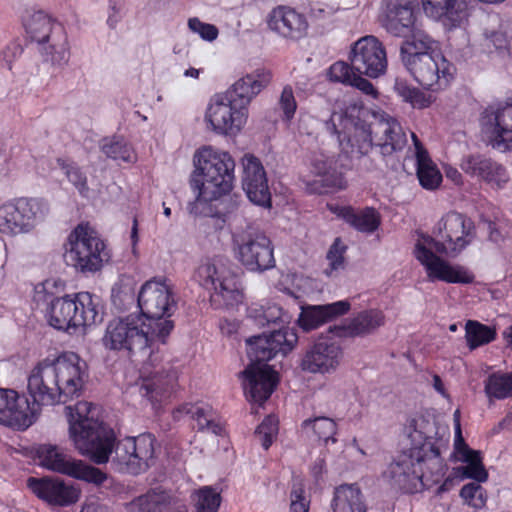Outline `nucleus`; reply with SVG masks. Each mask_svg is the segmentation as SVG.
Masks as SVG:
<instances>
[{
	"instance_id": "obj_1",
	"label": "nucleus",
	"mask_w": 512,
	"mask_h": 512,
	"mask_svg": "<svg viewBox=\"0 0 512 512\" xmlns=\"http://www.w3.org/2000/svg\"><path fill=\"white\" fill-rule=\"evenodd\" d=\"M66 411L74 447L94 463H107L114 451L112 463L120 472L137 475L154 464L155 437L152 434L126 437L115 444V434L99 419L97 406L80 401L74 407L67 406Z\"/></svg>"
},
{
	"instance_id": "obj_2",
	"label": "nucleus",
	"mask_w": 512,
	"mask_h": 512,
	"mask_svg": "<svg viewBox=\"0 0 512 512\" xmlns=\"http://www.w3.org/2000/svg\"><path fill=\"white\" fill-rule=\"evenodd\" d=\"M434 236L421 235V240L415 244L416 259L425 267L430 281L440 280L447 283L469 284L474 281V275L460 265H451L437 256H457L468 246L475 235L473 221L458 212H448L436 224Z\"/></svg>"
},
{
	"instance_id": "obj_3",
	"label": "nucleus",
	"mask_w": 512,
	"mask_h": 512,
	"mask_svg": "<svg viewBox=\"0 0 512 512\" xmlns=\"http://www.w3.org/2000/svg\"><path fill=\"white\" fill-rule=\"evenodd\" d=\"M195 170L190 186L196 194L188 204L189 213L208 218L205 232L209 235L214 229L217 240L221 239L224 227V158L212 147L200 149L194 156Z\"/></svg>"
},
{
	"instance_id": "obj_4",
	"label": "nucleus",
	"mask_w": 512,
	"mask_h": 512,
	"mask_svg": "<svg viewBox=\"0 0 512 512\" xmlns=\"http://www.w3.org/2000/svg\"><path fill=\"white\" fill-rule=\"evenodd\" d=\"M423 466L432 475L444 474V463L440 447L432 438H425L420 445H414L409 453L397 457L388 467L385 476L390 484L404 493H415L423 485L425 472Z\"/></svg>"
},
{
	"instance_id": "obj_5",
	"label": "nucleus",
	"mask_w": 512,
	"mask_h": 512,
	"mask_svg": "<svg viewBox=\"0 0 512 512\" xmlns=\"http://www.w3.org/2000/svg\"><path fill=\"white\" fill-rule=\"evenodd\" d=\"M137 300L150 333L157 342L164 344L174 328V322L169 318L177 308L171 286L165 279L148 280L142 285Z\"/></svg>"
},
{
	"instance_id": "obj_6",
	"label": "nucleus",
	"mask_w": 512,
	"mask_h": 512,
	"mask_svg": "<svg viewBox=\"0 0 512 512\" xmlns=\"http://www.w3.org/2000/svg\"><path fill=\"white\" fill-rule=\"evenodd\" d=\"M46 317L57 330L91 326L102 321L100 301L90 292L57 297L48 305Z\"/></svg>"
},
{
	"instance_id": "obj_7",
	"label": "nucleus",
	"mask_w": 512,
	"mask_h": 512,
	"mask_svg": "<svg viewBox=\"0 0 512 512\" xmlns=\"http://www.w3.org/2000/svg\"><path fill=\"white\" fill-rule=\"evenodd\" d=\"M64 248L66 264L84 274L99 271L110 258L104 240L88 224L77 225L68 235Z\"/></svg>"
},
{
	"instance_id": "obj_8",
	"label": "nucleus",
	"mask_w": 512,
	"mask_h": 512,
	"mask_svg": "<svg viewBox=\"0 0 512 512\" xmlns=\"http://www.w3.org/2000/svg\"><path fill=\"white\" fill-rule=\"evenodd\" d=\"M272 74L268 70H256L237 80L229 91H226V107H229V118H226V136H235L247 123L249 105L252 99L269 85Z\"/></svg>"
},
{
	"instance_id": "obj_9",
	"label": "nucleus",
	"mask_w": 512,
	"mask_h": 512,
	"mask_svg": "<svg viewBox=\"0 0 512 512\" xmlns=\"http://www.w3.org/2000/svg\"><path fill=\"white\" fill-rule=\"evenodd\" d=\"M101 341L106 350L135 355L146 352L157 338L153 337L140 317L128 315L111 320Z\"/></svg>"
},
{
	"instance_id": "obj_10",
	"label": "nucleus",
	"mask_w": 512,
	"mask_h": 512,
	"mask_svg": "<svg viewBox=\"0 0 512 512\" xmlns=\"http://www.w3.org/2000/svg\"><path fill=\"white\" fill-rule=\"evenodd\" d=\"M402 63L424 89L433 92L447 88L456 73L455 65L440 53L406 56Z\"/></svg>"
},
{
	"instance_id": "obj_11",
	"label": "nucleus",
	"mask_w": 512,
	"mask_h": 512,
	"mask_svg": "<svg viewBox=\"0 0 512 512\" xmlns=\"http://www.w3.org/2000/svg\"><path fill=\"white\" fill-rule=\"evenodd\" d=\"M236 259L251 272H264L275 267L274 247L264 233L233 234Z\"/></svg>"
},
{
	"instance_id": "obj_12",
	"label": "nucleus",
	"mask_w": 512,
	"mask_h": 512,
	"mask_svg": "<svg viewBox=\"0 0 512 512\" xmlns=\"http://www.w3.org/2000/svg\"><path fill=\"white\" fill-rule=\"evenodd\" d=\"M298 335L294 328L272 329L267 334L252 336L246 340L247 355L254 367L269 366L268 361L277 354L287 355L295 347Z\"/></svg>"
},
{
	"instance_id": "obj_13",
	"label": "nucleus",
	"mask_w": 512,
	"mask_h": 512,
	"mask_svg": "<svg viewBox=\"0 0 512 512\" xmlns=\"http://www.w3.org/2000/svg\"><path fill=\"white\" fill-rule=\"evenodd\" d=\"M37 455L43 467L68 475L95 485H101L107 475L99 468L84 464L81 460H75L66 454L58 446L44 444L37 450Z\"/></svg>"
},
{
	"instance_id": "obj_14",
	"label": "nucleus",
	"mask_w": 512,
	"mask_h": 512,
	"mask_svg": "<svg viewBox=\"0 0 512 512\" xmlns=\"http://www.w3.org/2000/svg\"><path fill=\"white\" fill-rule=\"evenodd\" d=\"M49 366L59 387L62 403L79 397L86 377L85 363L76 354L69 353L49 360Z\"/></svg>"
},
{
	"instance_id": "obj_15",
	"label": "nucleus",
	"mask_w": 512,
	"mask_h": 512,
	"mask_svg": "<svg viewBox=\"0 0 512 512\" xmlns=\"http://www.w3.org/2000/svg\"><path fill=\"white\" fill-rule=\"evenodd\" d=\"M480 124L493 148L512 150V104L488 106L481 114Z\"/></svg>"
},
{
	"instance_id": "obj_16",
	"label": "nucleus",
	"mask_w": 512,
	"mask_h": 512,
	"mask_svg": "<svg viewBox=\"0 0 512 512\" xmlns=\"http://www.w3.org/2000/svg\"><path fill=\"white\" fill-rule=\"evenodd\" d=\"M343 358L341 345L320 336L303 354L300 368L308 373L326 374L336 371Z\"/></svg>"
},
{
	"instance_id": "obj_17",
	"label": "nucleus",
	"mask_w": 512,
	"mask_h": 512,
	"mask_svg": "<svg viewBox=\"0 0 512 512\" xmlns=\"http://www.w3.org/2000/svg\"><path fill=\"white\" fill-rule=\"evenodd\" d=\"M350 61L359 74L370 78L379 77L387 68L385 49L374 36H365L354 43Z\"/></svg>"
},
{
	"instance_id": "obj_18",
	"label": "nucleus",
	"mask_w": 512,
	"mask_h": 512,
	"mask_svg": "<svg viewBox=\"0 0 512 512\" xmlns=\"http://www.w3.org/2000/svg\"><path fill=\"white\" fill-rule=\"evenodd\" d=\"M242 188L247 198L255 205L263 208L272 207L271 192L268 186L266 171L261 161L252 154L242 158Z\"/></svg>"
},
{
	"instance_id": "obj_19",
	"label": "nucleus",
	"mask_w": 512,
	"mask_h": 512,
	"mask_svg": "<svg viewBox=\"0 0 512 512\" xmlns=\"http://www.w3.org/2000/svg\"><path fill=\"white\" fill-rule=\"evenodd\" d=\"M37 419V409L16 391L0 388V423L18 430H25Z\"/></svg>"
},
{
	"instance_id": "obj_20",
	"label": "nucleus",
	"mask_w": 512,
	"mask_h": 512,
	"mask_svg": "<svg viewBox=\"0 0 512 512\" xmlns=\"http://www.w3.org/2000/svg\"><path fill=\"white\" fill-rule=\"evenodd\" d=\"M49 366V359L38 363L31 371L28 377V392L33 399L30 407L37 409V415L40 411V405H55L62 403L59 387L57 386L54 375Z\"/></svg>"
},
{
	"instance_id": "obj_21",
	"label": "nucleus",
	"mask_w": 512,
	"mask_h": 512,
	"mask_svg": "<svg viewBox=\"0 0 512 512\" xmlns=\"http://www.w3.org/2000/svg\"><path fill=\"white\" fill-rule=\"evenodd\" d=\"M27 486L38 498L53 506L72 505L78 501L80 496L79 489L59 478L30 477L27 480Z\"/></svg>"
},
{
	"instance_id": "obj_22",
	"label": "nucleus",
	"mask_w": 512,
	"mask_h": 512,
	"mask_svg": "<svg viewBox=\"0 0 512 512\" xmlns=\"http://www.w3.org/2000/svg\"><path fill=\"white\" fill-rule=\"evenodd\" d=\"M334 161L324 154H313L310 161L311 172L317 179H302L305 189L312 194H324L328 189H345L347 181L344 174L333 166Z\"/></svg>"
},
{
	"instance_id": "obj_23",
	"label": "nucleus",
	"mask_w": 512,
	"mask_h": 512,
	"mask_svg": "<svg viewBox=\"0 0 512 512\" xmlns=\"http://www.w3.org/2000/svg\"><path fill=\"white\" fill-rule=\"evenodd\" d=\"M461 170L471 178L502 188L509 180L505 167L481 153L464 155L459 164Z\"/></svg>"
},
{
	"instance_id": "obj_24",
	"label": "nucleus",
	"mask_w": 512,
	"mask_h": 512,
	"mask_svg": "<svg viewBox=\"0 0 512 512\" xmlns=\"http://www.w3.org/2000/svg\"><path fill=\"white\" fill-rule=\"evenodd\" d=\"M267 24L270 30L292 41L304 38L309 27L305 15L289 6L274 8L268 15Z\"/></svg>"
},
{
	"instance_id": "obj_25",
	"label": "nucleus",
	"mask_w": 512,
	"mask_h": 512,
	"mask_svg": "<svg viewBox=\"0 0 512 512\" xmlns=\"http://www.w3.org/2000/svg\"><path fill=\"white\" fill-rule=\"evenodd\" d=\"M242 374L247 398L259 405L271 396L278 384L277 373L270 366H248Z\"/></svg>"
},
{
	"instance_id": "obj_26",
	"label": "nucleus",
	"mask_w": 512,
	"mask_h": 512,
	"mask_svg": "<svg viewBox=\"0 0 512 512\" xmlns=\"http://www.w3.org/2000/svg\"><path fill=\"white\" fill-rule=\"evenodd\" d=\"M384 323L385 316L382 311L368 309L345 320L341 325L330 326L328 332L338 338L365 337L376 332Z\"/></svg>"
},
{
	"instance_id": "obj_27",
	"label": "nucleus",
	"mask_w": 512,
	"mask_h": 512,
	"mask_svg": "<svg viewBox=\"0 0 512 512\" xmlns=\"http://www.w3.org/2000/svg\"><path fill=\"white\" fill-rule=\"evenodd\" d=\"M422 7L429 18L448 30L460 27L469 16L467 3L463 0H422Z\"/></svg>"
},
{
	"instance_id": "obj_28",
	"label": "nucleus",
	"mask_w": 512,
	"mask_h": 512,
	"mask_svg": "<svg viewBox=\"0 0 512 512\" xmlns=\"http://www.w3.org/2000/svg\"><path fill=\"white\" fill-rule=\"evenodd\" d=\"M350 308L351 304L348 300L324 305L303 306L301 307L297 324L304 332H310L339 316L345 315L349 312Z\"/></svg>"
},
{
	"instance_id": "obj_29",
	"label": "nucleus",
	"mask_w": 512,
	"mask_h": 512,
	"mask_svg": "<svg viewBox=\"0 0 512 512\" xmlns=\"http://www.w3.org/2000/svg\"><path fill=\"white\" fill-rule=\"evenodd\" d=\"M375 146L383 157L402 151L407 145V136L400 123L390 117H382L374 122Z\"/></svg>"
},
{
	"instance_id": "obj_30",
	"label": "nucleus",
	"mask_w": 512,
	"mask_h": 512,
	"mask_svg": "<svg viewBox=\"0 0 512 512\" xmlns=\"http://www.w3.org/2000/svg\"><path fill=\"white\" fill-rule=\"evenodd\" d=\"M416 23L414 5L409 0H387L383 27L394 36H407Z\"/></svg>"
},
{
	"instance_id": "obj_31",
	"label": "nucleus",
	"mask_w": 512,
	"mask_h": 512,
	"mask_svg": "<svg viewBox=\"0 0 512 512\" xmlns=\"http://www.w3.org/2000/svg\"><path fill=\"white\" fill-rule=\"evenodd\" d=\"M223 268L224 264L221 258L208 259L198 267L195 274L199 284L211 292L210 302L215 308L220 306L221 299L223 298Z\"/></svg>"
},
{
	"instance_id": "obj_32",
	"label": "nucleus",
	"mask_w": 512,
	"mask_h": 512,
	"mask_svg": "<svg viewBox=\"0 0 512 512\" xmlns=\"http://www.w3.org/2000/svg\"><path fill=\"white\" fill-rule=\"evenodd\" d=\"M39 52L46 63L63 68L70 59V44L64 26H56L53 35L39 45Z\"/></svg>"
},
{
	"instance_id": "obj_33",
	"label": "nucleus",
	"mask_w": 512,
	"mask_h": 512,
	"mask_svg": "<svg viewBox=\"0 0 512 512\" xmlns=\"http://www.w3.org/2000/svg\"><path fill=\"white\" fill-rule=\"evenodd\" d=\"M177 379L178 372L175 369L157 372L155 375L143 379L139 390L140 394L152 404L159 403L172 391Z\"/></svg>"
},
{
	"instance_id": "obj_34",
	"label": "nucleus",
	"mask_w": 512,
	"mask_h": 512,
	"mask_svg": "<svg viewBox=\"0 0 512 512\" xmlns=\"http://www.w3.org/2000/svg\"><path fill=\"white\" fill-rule=\"evenodd\" d=\"M411 137L416 149L417 177L419 183L424 189L434 190L440 185L442 175L432 163L426 149L423 147L416 134L411 133Z\"/></svg>"
},
{
	"instance_id": "obj_35",
	"label": "nucleus",
	"mask_w": 512,
	"mask_h": 512,
	"mask_svg": "<svg viewBox=\"0 0 512 512\" xmlns=\"http://www.w3.org/2000/svg\"><path fill=\"white\" fill-rule=\"evenodd\" d=\"M173 503L172 495L160 488L147 491L127 503L128 512H166Z\"/></svg>"
},
{
	"instance_id": "obj_36",
	"label": "nucleus",
	"mask_w": 512,
	"mask_h": 512,
	"mask_svg": "<svg viewBox=\"0 0 512 512\" xmlns=\"http://www.w3.org/2000/svg\"><path fill=\"white\" fill-rule=\"evenodd\" d=\"M23 26L30 39L38 45L54 34L56 26H63L44 11L27 12Z\"/></svg>"
},
{
	"instance_id": "obj_37",
	"label": "nucleus",
	"mask_w": 512,
	"mask_h": 512,
	"mask_svg": "<svg viewBox=\"0 0 512 512\" xmlns=\"http://www.w3.org/2000/svg\"><path fill=\"white\" fill-rule=\"evenodd\" d=\"M333 512H366L367 507L363 494L355 484H344L337 487L331 503Z\"/></svg>"
},
{
	"instance_id": "obj_38",
	"label": "nucleus",
	"mask_w": 512,
	"mask_h": 512,
	"mask_svg": "<svg viewBox=\"0 0 512 512\" xmlns=\"http://www.w3.org/2000/svg\"><path fill=\"white\" fill-rule=\"evenodd\" d=\"M403 37L405 40L400 46L401 61L405 60L406 56L433 52L436 44L435 40L417 23H414L407 36Z\"/></svg>"
},
{
	"instance_id": "obj_39",
	"label": "nucleus",
	"mask_w": 512,
	"mask_h": 512,
	"mask_svg": "<svg viewBox=\"0 0 512 512\" xmlns=\"http://www.w3.org/2000/svg\"><path fill=\"white\" fill-rule=\"evenodd\" d=\"M339 216L350 226L363 233H373L380 225V215L372 207H366L358 212L352 207H343Z\"/></svg>"
},
{
	"instance_id": "obj_40",
	"label": "nucleus",
	"mask_w": 512,
	"mask_h": 512,
	"mask_svg": "<svg viewBox=\"0 0 512 512\" xmlns=\"http://www.w3.org/2000/svg\"><path fill=\"white\" fill-rule=\"evenodd\" d=\"M189 416L197 423L199 430L207 429L215 435L221 434L222 427L219 423L215 422L216 414L212 407L204 403L184 404L177 411Z\"/></svg>"
},
{
	"instance_id": "obj_41",
	"label": "nucleus",
	"mask_w": 512,
	"mask_h": 512,
	"mask_svg": "<svg viewBox=\"0 0 512 512\" xmlns=\"http://www.w3.org/2000/svg\"><path fill=\"white\" fill-rule=\"evenodd\" d=\"M28 231L33 230L49 213V204L42 198H16Z\"/></svg>"
},
{
	"instance_id": "obj_42",
	"label": "nucleus",
	"mask_w": 512,
	"mask_h": 512,
	"mask_svg": "<svg viewBox=\"0 0 512 512\" xmlns=\"http://www.w3.org/2000/svg\"><path fill=\"white\" fill-rule=\"evenodd\" d=\"M0 232L8 235L29 232L16 199L0 206Z\"/></svg>"
},
{
	"instance_id": "obj_43",
	"label": "nucleus",
	"mask_w": 512,
	"mask_h": 512,
	"mask_svg": "<svg viewBox=\"0 0 512 512\" xmlns=\"http://www.w3.org/2000/svg\"><path fill=\"white\" fill-rule=\"evenodd\" d=\"M204 123L208 131L224 134V93L212 95L204 113Z\"/></svg>"
},
{
	"instance_id": "obj_44",
	"label": "nucleus",
	"mask_w": 512,
	"mask_h": 512,
	"mask_svg": "<svg viewBox=\"0 0 512 512\" xmlns=\"http://www.w3.org/2000/svg\"><path fill=\"white\" fill-rule=\"evenodd\" d=\"M484 391L490 399L512 398V372H495L489 375L485 381Z\"/></svg>"
},
{
	"instance_id": "obj_45",
	"label": "nucleus",
	"mask_w": 512,
	"mask_h": 512,
	"mask_svg": "<svg viewBox=\"0 0 512 512\" xmlns=\"http://www.w3.org/2000/svg\"><path fill=\"white\" fill-rule=\"evenodd\" d=\"M374 123L369 125L362 124L355 126V132L348 138V143L351 146V153L357 154L359 157L366 156L375 145L374 138Z\"/></svg>"
},
{
	"instance_id": "obj_46",
	"label": "nucleus",
	"mask_w": 512,
	"mask_h": 512,
	"mask_svg": "<svg viewBox=\"0 0 512 512\" xmlns=\"http://www.w3.org/2000/svg\"><path fill=\"white\" fill-rule=\"evenodd\" d=\"M465 338L471 350L492 342L496 337V331L478 321L468 320L465 325Z\"/></svg>"
},
{
	"instance_id": "obj_47",
	"label": "nucleus",
	"mask_w": 512,
	"mask_h": 512,
	"mask_svg": "<svg viewBox=\"0 0 512 512\" xmlns=\"http://www.w3.org/2000/svg\"><path fill=\"white\" fill-rule=\"evenodd\" d=\"M192 512H217L221 504V494L211 486H204L192 494Z\"/></svg>"
},
{
	"instance_id": "obj_48",
	"label": "nucleus",
	"mask_w": 512,
	"mask_h": 512,
	"mask_svg": "<svg viewBox=\"0 0 512 512\" xmlns=\"http://www.w3.org/2000/svg\"><path fill=\"white\" fill-rule=\"evenodd\" d=\"M102 152L113 160L132 162L135 159L132 147L120 137L105 138L101 143Z\"/></svg>"
},
{
	"instance_id": "obj_49",
	"label": "nucleus",
	"mask_w": 512,
	"mask_h": 512,
	"mask_svg": "<svg viewBox=\"0 0 512 512\" xmlns=\"http://www.w3.org/2000/svg\"><path fill=\"white\" fill-rule=\"evenodd\" d=\"M394 89L405 102L410 103L414 108L423 109L431 104L430 96H426L425 93L409 85L405 80L397 78Z\"/></svg>"
},
{
	"instance_id": "obj_50",
	"label": "nucleus",
	"mask_w": 512,
	"mask_h": 512,
	"mask_svg": "<svg viewBox=\"0 0 512 512\" xmlns=\"http://www.w3.org/2000/svg\"><path fill=\"white\" fill-rule=\"evenodd\" d=\"M283 309L277 305L268 306L256 310L255 314L251 316L254 324L258 327H272V329H285L283 320Z\"/></svg>"
},
{
	"instance_id": "obj_51",
	"label": "nucleus",
	"mask_w": 512,
	"mask_h": 512,
	"mask_svg": "<svg viewBox=\"0 0 512 512\" xmlns=\"http://www.w3.org/2000/svg\"><path fill=\"white\" fill-rule=\"evenodd\" d=\"M304 430L311 429L319 440L327 443L329 440L335 442L334 435L336 433V423L333 419L328 417H315L313 419H306L302 423Z\"/></svg>"
},
{
	"instance_id": "obj_52",
	"label": "nucleus",
	"mask_w": 512,
	"mask_h": 512,
	"mask_svg": "<svg viewBox=\"0 0 512 512\" xmlns=\"http://www.w3.org/2000/svg\"><path fill=\"white\" fill-rule=\"evenodd\" d=\"M58 167L66 175L68 181L74 185L79 193L85 196L89 190L87 185V177L82 172L81 168L72 161H67L62 158L57 159Z\"/></svg>"
},
{
	"instance_id": "obj_53",
	"label": "nucleus",
	"mask_w": 512,
	"mask_h": 512,
	"mask_svg": "<svg viewBox=\"0 0 512 512\" xmlns=\"http://www.w3.org/2000/svg\"><path fill=\"white\" fill-rule=\"evenodd\" d=\"M277 433L278 420L276 417L269 415L258 425L255 431V437L261 443L262 447L268 450Z\"/></svg>"
},
{
	"instance_id": "obj_54",
	"label": "nucleus",
	"mask_w": 512,
	"mask_h": 512,
	"mask_svg": "<svg viewBox=\"0 0 512 512\" xmlns=\"http://www.w3.org/2000/svg\"><path fill=\"white\" fill-rule=\"evenodd\" d=\"M460 496L468 505L474 508L478 509L485 506V490L477 481L464 485L460 490Z\"/></svg>"
},
{
	"instance_id": "obj_55",
	"label": "nucleus",
	"mask_w": 512,
	"mask_h": 512,
	"mask_svg": "<svg viewBox=\"0 0 512 512\" xmlns=\"http://www.w3.org/2000/svg\"><path fill=\"white\" fill-rule=\"evenodd\" d=\"M244 300L243 285L239 274L226 276V308L238 306Z\"/></svg>"
},
{
	"instance_id": "obj_56",
	"label": "nucleus",
	"mask_w": 512,
	"mask_h": 512,
	"mask_svg": "<svg viewBox=\"0 0 512 512\" xmlns=\"http://www.w3.org/2000/svg\"><path fill=\"white\" fill-rule=\"evenodd\" d=\"M187 25H188V28L193 33L199 35V37L202 40L207 41V42L214 41L219 35V30L215 25L202 22L197 17L189 18Z\"/></svg>"
},
{
	"instance_id": "obj_57",
	"label": "nucleus",
	"mask_w": 512,
	"mask_h": 512,
	"mask_svg": "<svg viewBox=\"0 0 512 512\" xmlns=\"http://www.w3.org/2000/svg\"><path fill=\"white\" fill-rule=\"evenodd\" d=\"M278 104L283 112L282 120L290 122L297 110V103L291 86L287 85L283 88Z\"/></svg>"
},
{
	"instance_id": "obj_58",
	"label": "nucleus",
	"mask_w": 512,
	"mask_h": 512,
	"mask_svg": "<svg viewBox=\"0 0 512 512\" xmlns=\"http://www.w3.org/2000/svg\"><path fill=\"white\" fill-rule=\"evenodd\" d=\"M356 72L357 71L353 68L352 64L349 65L346 62L338 61L331 65L328 74L331 81L349 85L352 83V78Z\"/></svg>"
},
{
	"instance_id": "obj_59",
	"label": "nucleus",
	"mask_w": 512,
	"mask_h": 512,
	"mask_svg": "<svg viewBox=\"0 0 512 512\" xmlns=\"http://www.w3.org/2000/svg\"><path fill=\"white\" fill-rule=\"evenodd\" d=\"M302 483H294L290 492V512H308L310 501L305 497Z\"/></svg>"
},
{
	"instance_id": "obj_60",
	"label": "nucleus",
	"mask_w": 512,
	"mask_h": 512,
	"mask_svg": "<svg viewBox=\"0 0 512 512\" xmlns=\"http://www.w3.org/2000/svg\"><path fill=\"white\" fill-rule=\"evenodd\" d=\"M346 251V246L340 245V239L336 238L334 243L331 245L328 253L327 259L329 260L330 270H326L325 273L329 275L332 271H336L344 267V253Z\"/></svg>"
},
{
	"instance_id": "obj_61",
	"label": "nucleus",
	"mask_w": 512,
	"mask_h": 512,
	"mask_svg": "<svg viewBox=\"0 0 512 512\" xmlns=\"http://www.w3.org/2000/svg\"><path fill=\"white\" fill-rule=\"evenodd\" d=\"M23 49L17 42H10L0 51V65L7 69L12 68V63L20 57Z\"/></svg>"
},
{
	"instance_id": "obj_62",
	"label": "nucleus",
	"mask_w": 512,
	"mask_h": 512,
	"mask_svg": "<svg viewBox=\"0 0 512 512\" xmlns=\"http://www.w3.org/2000/svg\"><path fill=\"white\" fill-rule=\"evenodd\" d=\"M458 470L461 471L463 478L473 479L479 483L486 482L488 479V472L483 462L462 466Z\"/></svg>"
},
{
	"instance_id": "obj_63",
	"label": "nucleus",
	"mask_w": 512,
	"mask_h": 512,
	"mask_svg": "<svg viewBox=\"0 0 512 512\" xmlns=\"http://www.w3.org/2000/svg\"><path fill=\"white\" fill-rule=\"evenodd\" d=\"M456 448L462 455V461L467 465H473L474 463L482 462L481 452L470 449L463 439L459 440V444L456 442Z\"/></svg>"
},
{
	"instance_id": "obj_64",
	"label": "nucleus",
	"mask_w": 512,
	"mask_h": 512,
	"mask_svg": "<svg viewBox=\"0 0 512 512\" xmlns=\"http://www.w3.org/2000/svg\"><path fill=\"white\" fill-rule=\"evenodd\" d=\"M361 75L362 74H359L358 72H356V74L352 78V81H351L352 83H350L349 85L356 87L357 89H359L360 91H362L363 93H365L367 95L376 94V90H375L373 84L369 80L364 79Z\"/></svg>"
}]
</instances>
